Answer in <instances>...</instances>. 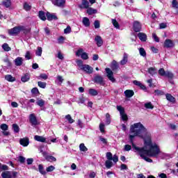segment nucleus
<instances>
[{"label": "nucleus", "mask_w": 178, "mask_h": 178, "mask_svg": "<svg viewBox=\"0 0 178 178\" xmlns=\"http://www.w3.org/2000/svg\"><path fill=\"white\" fill-rule=\"evenodd\" d=\"M129 140L135 152H138L140 158L149 163H152L153 161L148 156L158 158V155L161 154L159 146L152 143L149 134L141 122H136L130 126Z\"/></svg>", "instance_id": "1"}, {"label": "nucleus", "mask_w": 178, "mask_h": 178, "mask_svg": "<svg viewBox=\"0 0 178 178\" xmlns=\"http://www.w3.org/2000/svg\"><path fill=\"white\" fill-rule=\"evenodd\" d=\"M26 30V28L24 26H15L11 29H9L8 33L9 35H17L20 31H23Z\"/></svg>", "instance_id": "2"}, {"label": "nucleus", "mask_w": 178, "mask_h": 178, "mask_svg": "<svg viewBox=\"0 0 178 178\" xmlns=\"http://www.w3.org/2000/svg\"><path fill=\"white\" fill-rule=\"evenodd\" d=\"M2 178H16L17 177V172L5 171L1 173Z\"/></svg>", "instance_id": "3"}, {"label": "nucleus", "mask_w": 178, "mask_h": 178, "mask_svg": "<svg viewBox=\"0 0 178 178\" xmlns=\"http://www.w3.org/2000/svg\"><path fill=\"white\" fill-rule=\"evenodd\" d=\"M117 110L120 112L122 120L123 122H127L129 118L127 117V114L124 113V108L122 107V106H117Z\"/></svg>", "instance_id": "4"}, {"label": "nucleus", "mask_w": 178, "mask_h": 178, "mask_svg": "<svg viewBox=\"0 0 178 178\" xmlns=\"http://www.w3.org/2000/svg\"><path fill=\"white\" fill-rule=\"evenodd\" d=\"M40 152L42 153V155L44 156V158H45L46 161H47L48 162H56V158L54 157V156H49L48 155V153L42 150H40Z\"/></svg>", "instance_id": "5"}, {"label": "nucleus", "mask_w": 178, "mask_h": 178, "mask_svg": "<svg viewBox=\"0 0 178 178\" xmlns=\"http://www.w3.org/2000/svg\"><path fill=\"white\" fill-rule=\"evenodd\" d=\"M106 158L108 161H113L114 162V163H116L119 161V157L116 154L113 156L112 153H111V152H107L106 153Z\"/></svg>", "instance_id": "6"}, {"label": "nucleus", "mask_w": 178, "mask_h": 178, "mask_svg": "<svg viewBox=\"0 0 178 178\" xmlns=\"http://www.w3.org/2000/svg\"><path fill=\"white\" fill-rule=\"evenodd\" d=\"M81 70H83L85 73H87V74H92V72H94V68L89 65L85 64L82 66Z\"/></svg>", "instance_id": "7"}, {"label": "nucleus", "mask_w": 178, "mask_h": 178, "mask_svg": "<svg viewBox=\"0 0 178 178\" xmlns=\"http://www.w3.org/2000/svg\"><path fill=\"white\" fill-rule=\"evenodd\" d=\"M52 3L59 8H63L66 3V0H52Z\"/></svg>", "instance_id": "8"}, {"label": "nucleus", "mask_w": 178, "mask_h": 178, "mask_svg": "<svg viewBox=\"0 0 178 178\" xmlns=\"http://www.w3.org/2000/svg\"><path fill=\"white\" fill-rule=\"evenodd\" d=\"M29 122L32 126H37V124H38V121H37V117H35V114H30Z\"/></svg>", "instance_id": "9"}, {"label": "nucleus", "mask_w": 178, "mask_h": 178, "mask_svg": "<svg viewBox=\"0 0 178 178\" xmlns=\"http://www.w3.org/2000/svg\"><path fill=\"white\" fill-rule=\"evenodd\" d=\"M106 72L107 74V77H108V80L112 81V83H115V79L113 77V72H112V70H111L110 68H106Z\"/></svg>", "instance_id": "10"}, {"label": "nucleus", "mask_w": 178, "mask_h": 178, "mask_svg": "<svg viewBox=\"0 0 178 178\" xmlns=\"http://www.w3.org/2000/svg\"><path fill=\"white\" fill-rule=\"evenodd\" d=\"M34 140L35 141H38L39 143H47V144H51V142L47 141V138H45L44 136H40L38 135H35L34 136Z\"/></svg>", "instance_id": "11"}, {"label": "nucleus", "mask_w": 178, "mask_h": 178, "mask_svg": "<svg viewBox=\"0 0 178 178\" xmlns=\"http://www.w3.org/2000/svg\"><path fill=\"white\" fill-rule=\"evenodd\" d=\"M19 144L22 145V147H28L30 144V139L27 137L21 138L19 139Z\"/></svg>", "instance_id": "12"}, {"label": "nucleus", "mask_w": 178, "mask_h": 178, "mask_svg": "<svg viewBox=\"0 0 178 178\" xmlns=\"http://www.w3.org/2000/svg\"><path fill=\"white\" fill-rule=\"evenodd\" d=\"M175 42L170 39H166L164 42V48H173Z\"/></svg>", "instance_id": "13"}, {"label": "nucleus", "mask_w": 178, "mask_h": 178, "mask_svg": "<svg viewBox=\"0 0 178 178\" xmlns=\"http://www.w3.org/2000/svg\"><path fill=\"white\" fill-rule=\"evenodd\" d=\"M134 31L136 33H139V31H141V24H140L138 21L134 22Z\"/></svg>", "instance_id": "14"}, {"label": "nucleus", "mask_w": 178, "mask_h": 178, "mask_svg": "<svg viewBox=\"0 0 178 178\" xmlns=\"http://www.w3.org/2000/svg\"><path fill=\"white\" fill-rule=\"evenodd\" d=\"M80 9H88L90 8V2L87 0H82L81 4L79 6Z\"/></svg>", "instance_id": "15"}, {"label": "nucleus", "mask_w": 178, "mask_h": 178, "mask_svg": "<svg viewBox=\"0 0 178 178\" xmlns=\"http://www.w3.org/2000/svg\"><path fill=\"white\" fill-rule=\"evenodd\" d=\"M95 41L97 45V47H102V44H104V41H102V38L99 35H97L95 38Z\"/></svg>", "instance_id": "16"}, {"label": "nucleus", "mask_w": 178, "mask_h": 178, "mask_svg": "<svg viewBox=\"0 0 178 178\" xmlns=\"http://www.w3.org/2000/svg\"><path fill=\"white\" fill-rule=\"evenodd\" d=\"M124 94L127 98H131L134 95V91L131 90H127L124 92Z\"/></svg>", "instance_id": "17"}, {"label": "nucleus", "mask_w": 178, "mask_h": 178, "mask_svg": "<svg viewBox=\"0 0 178 178\" xmlns=\"http://www.w3.org/2000/svg\"><path fill=\"white\" fill-rule=\"evenodd\" d=\"M15 66H22L23 65V58L17 57L14 60Z\"/></svg>", "instance_id": "18"}, {"label": "nucleus", "mask_w": 178, "mask_h": 178, "mask_svg": "<svg viewBox=\"0 0 178 178\" xmlns=\"http://www.w3.org/2000/svg\"><path fill=\"white\" fill-rule=\"evenodd\" d=\"M95 83H97V84H102L104 83V78L99 75L95 76Z\"/></svg>", "instance_id": "19"}, {"label": "nucleus", "mask_w": 178, "mask_h": 178, "mask_svg": "<svg viewBox=\"0 0 178 178\" xmlns=\"http://www.w3.org/2000/svg\"><path fill=\"white\" fill-rule=\"evenodd\" d=\"M138 37L140 41L145 42L147 41V35L144 33H138Z\"/></svg>", "instance_id": "20"}, {"label": "nucleus", "mask_w": 178, "mask_h": 178, "mask_svg": "<svg viewBox=\"0 0 178 178\" xmlns=\"http://www.w3.org/2000/svg\"><path fill=\"white\" fill-rule=\"evenodd\" d=\"M86 13L90 15H95V13H98V10H97V9L89 7L88 8H87Z\"/></svg>", "instance_id": "21"}, {"label": "nucleus", "mask_w": 178, "mask_h": 178, "mask_svg": "<svg viewBox=\"0 0 178 178\" xmlns=\"http://www.w3.org/2000/svg\"><path fill=\"white\" fill-rule=\"evenodd\" d=\"M5 80L9 81L10 83H13V81H16V78L13 77L10 74H7L5 76Z\"/></svg>", "instance_id": "22"}, {"label": "nucleus", "mask_w": 178, "mask_h": 178, "mask_svg": "<svg viewBox=\"0 0 178 178\" xmlns=\"http://www.w3.org/2000/svg\"><path fill=\"white\" fill-rule=\"evenodd\" d=\"M82 23L83 24V26H85V27H90V19H88V17H85L83 18V20H82Z\"/></svg>", "instance_id": "23"}, {"label": "nucleus", "mask_w": 178, "mask_h": 178, "mask_svg": "<svg viewBox=\"0 0 178 178\" xmlns=\"http://www.w3.org/2000/svg\"><path fill=\"white\" fill-rule=\"evenodd\" d=\"M128 57L129 56L127 55V54H124L123 58L120 61V65H122V66H124V65H126V63H127Z\"/></svg>", "instance_id": "24"}, {"label": "nucleus", "mask_w": 178, "mask_h": 178, "mask_svg": "<svg viewBox=\"0 0 178 178\" xmlns=\"http://www.w3.org/2000/svg\"><path fill=\"white\" fill-rule=\"evenodd\" d=\"M47 19H49V21L56 20L58 19V17L55 15L51 14L49 13H47Z\"/></svg>", "instance_id": "25"}, {"label": "nucleus", "mask_w": 178, "mask_h": 178, "mask_svg": "<svg viewBox=\"0 0 178 178\" xmlns=\"http://www.w3.org/2000/svg\"><path fill=\"white\" fill-rule=\"evenodd\" d=\"M105 166L107 169H111L112 166H113V163L112 160H106L105 162Z\"/></svg>", "instance_id": "26"}, {"label": "nucleus", "mask_w": 178, "mask_h": 178, "mask_svg": "<svg viewBox=\"0 0 178 178\" xmlns=\"http://www.w3.org/2000/svg\"><path fill=\"white\" fill-rule=\"evenodd\" d=\"M12 2L10 0H3L1 5L5 6L6 8H9L11 5Z\"/></svg>", "instance_id": "27"}, {"label": "nucleus", "mask_w": 178, "mask_h": 178, "mask_svg": "<svg viewBox=\"0 0 178 178\" xmlns=\"http://www.w3.org/2000/svg\"><path fill=\"white\" fill-rule=\"evenodd\" d=\"M79 149L81 152H87V151H88V149L86 147L84 143H81L79 145Z\"/></svg>", "instance_id": "28"}, {"label": "nucleus", "mask_w": 178, "mask_h": 178, "mask_svg": "<svg viewBox=\"0 0 178 178\" xmlns=\"http://www.w3.org/2000/svg\"><path fill=\"white\" fill-rule=\"evenodd\" d=\"M165 97L168 101H170V102H175V101H176V99H175L173 96L169 93L165 95Z\"/></svg>", "instance_id": "29"}, {"label": "nucleus", "mask_w": 178, "mask_h": 178, "mask_svg": "<svg viewBox=\"0 0 178 178\" xmlns=\"http://www.w3.org/2000/svg\"><path fill=\"white\" fill-rule=\"evenodd\" d=\"M119 68V65L118 64V62L116 60H113L111 63V69L113 70H116Z\"/></svg>", "instance_id": "30"}, {"label": "nucleus", "mask_w": 178, "mask_h": 178, "mask_svg": "<svg viewBox=\"0 0 178 178\" xmlns=\"http://www.w3.org/2000/svg\"><path fill=\"white\" fill-rule=\"evenodd\" d=\"M21 80L23 83L29 81V80H30V74H26L21 78Z\"/></svg>", "instance_id": "31"}, {"label": "nucleus", "mask_w": 178, "mask_h": 178, "mask_svg": "<svg viewBox=\"0 0 178 178\" xmlns=\"http://www.w3.org/2000/svg\"><path fill=\"white\" fill-rule=\"evenodd\" d=\"M38 80H47L48 75L47 74H40V76H37Z\"/></svg>", "instance_id": "32"}, {"label": "nucleus", "mask_w": 178, "mask_h": 178, "mask_svg": "<svg viewBox=\"0 0 178 178\" xmlns=\"http://www.w3.org/2000/svg\"><path fill=\"white\" fill-rule=\"evenodd\" d=\"M39 172L41 175H47V171L44 170V165L42 164H40L38 165Z\"/></svg>", "instance_id": "33"}, {"label": "nucleus", "mask_w": 178, "mask_h": 178, "mask_svg": "<svg viewBox=\"0 0 178 178\" xmlns=\"http://www.w3.org/2000/svg\"><path fill=\"white\" fill-rule=\"evenodd\" d=\"M89 94H90V95L96 97V95H98V91H97V90H95V89L90 88V89H89Z\"/></svg>", "instance_id": "34"}, {"label": "nucleus", "mask_w": 178, "mask_h": 178, "mask_svg": "<svg viewBox=\"0 0 178 178\" xmlns=\"http://www.w3.org/2000/svg\"><path fill=\"white\" fill-rule=\"evenodd\" d=\"M139 54L140 56H143V58H145V56H147V52L145 51V49H144V48L143 47H140L139 49Z\"/></svg>", "instance_id": "35"}, {"label": "nucleus", "mask_w": 178, "mask_h": 178, "mask_svg": "<svg viewBox=\"0 0 178 178\" xmlns=\"http://www.w3.org/2000/svg\"><path fill=\"white\" fill-rule=\"evenodd\" d=\"M148 73L151 74V76H154L156 73V68L155 67H149L148 68Z\"/></svg>", "instance_id": "36"}, {"label": "nucleus", "mask_w": 178, "mask_h": 178, "mask_svg": "<svg viewBox=\"0 0 178 178\" xmlns=\"http://www.w3.org/2000/svg\"><path fill=\"white\" fill-rule=\"evenodd\" d=\"M65 119L70 124H72V123H74V120L72 118V115H70V114L65 115Z\"/></svg>", "instance_id": "37"}, {"label": "nucleus", "mask_w": 178, "mask_h": 178, "mask_svg": "<svg viewBox=\"0 0 178 178\" xmlns=\"http://www.w3.org/2000/svg\"><path fill=\"white\" fill-rule=\"evenodd\" d=\"M13 129L14 133H19V131H20V128L19 127V125H17V124H13Z\"/></svg>", "instance_id": "38"}, {"label": "nucleus", "mask_w": 178, "mask_h": 178, "mask_svg": "<svg viewBox=\"0 0 178 178\" xmlns=\"http://www.w3.org/2000/svg\"><path fill=\"white\" fill-rule=\"evenodd\" d=\"M63 77L60 75H58L56 77V79L55 81V83H60L59 84H62L63 83Z\"/></svg>", "instance_id": "39"}, {"label": "nucleus", "mask_w": 178, "mask_h": 178, "mask_svg": "<svg viewBox=\"0 0 178 178\" xmlns=\"http://www.w3.org/2000/svg\"><path fill=\"white\" fill-rule=\"evenodd\" d=\"M39 17L41 20H47V17H45V13H44L43 11L39 12Z\"/></svg>", "instance_id": "40"}, {"label": "nucleus", "mask_w": 178, "mask_h": 178, "mask_svg": "<svg viewBox=\"0 0 178 178\" xmlns=\"http://www.w3.org/2000/svg\"><path fill=\"white\" fill-rule=\"evenodd\" d=\"M2 48L6 52H9V51H10V49H11L10 47H9V44H8V43H4L2 45Z\"/></svg>", "instance_id": "41"}, {"label": "nucleus", "mask_w": 178, "mask_h": 178, "mask_svg": "<svg viewBox=\"0 0 178 178\" xmlns=\"http://www.w3.org/2000/svg\"><path fill=\"white\" fill-rule=\"evenodd\" d=\"M36 104L38 105V106L42 107L44 105H45V101L42 99H40L37 101Z\"/></svg>", "instance_id": "42"}, {"label": "nucleus", "mask_w": 178, "mask_h": 178, "mask_svg": "<svg viewBox=\"0 0 178 178\" xmlns=\"http://www.w3.org/2000/svg\"><path fill=\"white\" fill-rule=\"evenodd\" d=\"M38 86L40 88H47V83L42 82V81H38Z\"/></svg>", "instance_id": "43"}, {"label": "nucleus", "mask_w": 178, "mask_h": 178, "mask_svg": "<svg viewBox=\"0 0 178 178\" xmlns=\"http://www.w3.org/2000/svg\"><path fill=\"white\" fill-rule=\"evenodd\" d=\"M0 129L3 130V131H8V129H9V127L6 124H1L0 126Z\"/></svg>", "instance_id": "44"}, {"label": "nucleus", "mask_w": 178, "mask_h": 178, "mask_svg": "<svg viewBox=\"0 0 178 178\" xmlns=\"http://www.w3.org/2000/svg\"><path fill=\"white\" fill-rule=\"evenodd\" d=\"M106 124H111V115L109 113L106 114Z\"/></svg>", "instance_id": "45"}, {"label": "nucleus", "mask_w": 178, "mask_h": 178, "mask_svg": "<svg viewBox=\"0 0 178 178\" xmlns=\"http://www.w3.org/2000/svg\"><path fill=\"white\" fill-rule=\"evenodd\" d=\"M35 54L37 56H41V55H42V48L41 47H38Z\"/></svg>", "instance_id": "46"}, {"label": "nucleus", "mask_w": 178, "mask_h": 178, "mask_svg": "<svg viewBox=\"0 0 178 178\" xmlns=\"http://www.w3.org/2000/svg\"><path fill=\"white\" fill-rule=\"evenodd\" d=\"M112 24L114 26V27H115V29H120V25L119 23L118 22V21H116V19H112Z\"/></svg>", "instance_id": "47"}, {"label": "nucleus", "mask_w": 178, "mask_h": 178, "mask_svg": "<svg viewBox=\"0 0 178 178\" xmlns=\"http://www.w3.org/2000/svg\"><path fill=\"white\" fill-rule=\"evenodd\" d=\"M31 92L33 95H38V94H40V91L38 90V88H33L31 90Z\"/></svg>", "instance_id": "48"}, {"label": "nucleus", "mask_w": 178, "mask_h": 178, "mask_svg": "<svg viewBox=\"0 0 178 178\" xmlns=\"http://www.w3.org/2000/svg\"><path fill=\"white\" fill-rule=\"evenodd\" d=\"M72 33V28L70 26H67L65 29H64V34H70Z\"/></svg>", "instance_id": "49"}, {"label": "nucleus", "mask_w": 178, "mask_h": 178, "mask_svg": "<svg viewBox=\"0 0 178 178\" xmlns=\"http://www.w3.org/2000/svg\"><path fill=\"white\" fill-rule=\"evenodd\" d=\"M145 108H147V109H154V106H152L151 102H148L145 104Z\"/></svg>", "instance_id": "50"}, {"label": "nucleus", "mask_w": 178, "mask_h": 178, "mask_svg": "<svg viewBox=\"0 0 178 178\" xmlns=\"http://www.w3.org/2000/svg\"><path fill=\"white\" fill-rule=\"evenodd\" d=\"M76 63L77 66H79L81 70L82 69L83 66H84V65L83 64V60H76Z\"/></svg>", "instance_id": "51"}, {"label": "nucleus", "mask_w": 178, "mask_h": 178, "mask_svg": "<svg viewBox=\"0 0 178 178\" xmlns=\"http://www.w3.org/2000/svg\"><path fill=\"white\" fill-rule=\"evenodd\" d=\"M25 58H26L27 60H30V59H31V53L30 52V51H27L26 52Z\"/></svg>", "instance_id": "52"}, {"label": "nucleus", "mask_w": 178, "mask_h": 178, "mask_svg": "<svg viewBox=\"0 0 178 178\" xmlns=\"http://www.w3.org/2000/svg\"><path fill=\"white\" fill-rule=\"evenodd\" d=\"M159 74H160V76H165L166 74V71L163 68H161L159 70Z\"/></svg>", "instance_id": "53"}, {"label": "nucleus", "mask_w": 178, "mask_h": 178, "mask_svg": "<svg viewBox=\"0 0 178 178\" xmlns=\"http://www.w3.org/2000/svg\"><path fill=\"white\" fill-rule=\"evenodd\" d=\"M83 54H84V50L83 49H79L76 52V56H81Z\"/></svg>", "instance_id": "54"}, {"label": "nucleus", "mask_w": 178, "mask_h": 178, "mask_svg": "<svg viewBox=\"0 0 178 178\" xmlns=\"http://www.w3.org/2000/svg\"><path fill=\"white\" fill-rule=\"evenodd\" d=\"M164 77H168L169 79H172L173 77V74L169 71H165V75Z\"/></svg>", "instance_id": "55"}, {"label": "nucleus", "mask_w": 178, "mask_h": 178, "mask_svg": "<svg viewBox=\"0 0 178 178\" xmlns=\"http://www.w3.org/2000/svg\"><path fill=\"white\" fill-rule=\"evenodd\" d=\"M99 130L101 133H105V124H104L103 123H100Z\"/></svg>", "instance_id": "56"}, {"label": "nucleus", "mask_w": 178, "mask_h": 178, "mask_svg": "<svg viewBox=\"0 0 178 178\" xmlns=\"http://www.w3.org/2000/svg\"><path fill=\"white\" fill-rule=\"evenodd\" d=\"M24 9H25L26 10H31V6H30L27 3H24Z\"/></svg>", "instance_id": "57"}, {"label": "nucleus", "mask_w": 178, "mask_h": 178, "mask_svg": "<svg viewBox=\"0 0 178 178\" xmlns=\"http://www.w3.org/2000/svg\"><path fill=\"white\" fill-rule=\"evenodd\" d=\"M81 58V59H83V60H87V59H88V54L86 52L83 53Z\"/></svg>", "instance_id": "58"}, {"label": "nucleus", "mask_w": 178, "mask_h": 178, "mask_svg": "<svg viewBox=\"0 0 178 178\" xmlns=\"http://www.w3.org/2000/svg\"><path fill=\"white\" fill-rule=\"evenodd\" d=\"M18 161L20 162V163H24V162H26V158H24L23 156H19L18 157Z\"/></svg>", "instance_id": "59"}, {"label": "nucleus", "mask_w": 178, "mask_h": 178, "mask_svg": "<svg viewBox=\"0 0 178 178\" xmlns=\"http://www.w3.org/2000/svg\"><path fill=\"white\" fill-rule=\"evenodd\" d=\"M172 8H175V9H178V3H177V1H176V0H172Z\"/></svg>", "instance_id": "60"}, {"label": "nucleus", "mask_w": 178, "mask_h": 178, "mask_svg": "<svg viewBox=\"0 0 178 178\" xmlns=\"http://www.w3.org/2000/svg\"><path fill=\"white\" fill-rule=\"evenodd\" d=\"M55 169V166L50 165L46 168V172H54V170Z\"/></svg>", "instance_id": "61"}, {"label": "nucleus", "mask_w": 178, "mask_h": 178, "mask_svg": "<svg viewBox=\"0 0 178 178\" xmlns=\"http://www.w3.org/2000/svg\"><path fill=\"white\" fill-rule=\"evenodd\" d=\"M154 92H155V95H163L165 94L163 91L159 90H156Z\"/></svg>", "instance_id": "62"}, {"label": "nucleus", "mask_w": 178, "mask_h": 178, "mask_svg": "<svg viewBox=\"0 0 178 178\" xmlns=\"http://www.w3.org/2000/svg\"><path fill=\"white\" fill-rule=\"evenodd\" d=\"M152 38H154L156 42H159V38H158L156 33H152Z\"/></svg>", "instance_id": "63"}, {"label": "nucleus", "mask_w": 178, "mask_h": 178, "mask_svg": "<svg viewBox=\"0 0 178 178\" xmlns=\"http://www.w3.org/2000/svg\"><path fill=\"white\" fill-rule=\"evenodd\" d=\"M94 26L95 29H99V27H100L99 21H98V20L95 21Z\"/></svg>", "instance_id": "64"}]
</instances>
